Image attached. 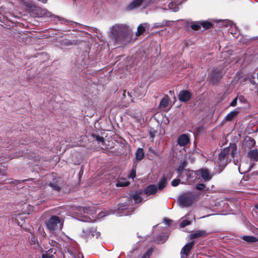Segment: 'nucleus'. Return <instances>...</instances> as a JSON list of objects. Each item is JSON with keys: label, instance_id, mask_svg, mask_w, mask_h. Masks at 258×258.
Instances as JSON below:
<instances>
[{"label": "nucleus", "instance_id": "c756f323", "mask_svg": "<svg viewBox=\"0 0 258 258\" xmlns=\"http://www.w3.org/2000/svg\"><path fill=\"white\" fill-rule=\"evenodd\" d=\"M115 210H110L109 211L104 210L100 212L98 215V218H101L104 216L108 215L110 214H115Z\"/></svg>", "mask_w": 258, "mask_h": 258}, {"label": "nucleus", "instance_id": "9d476101", "mask_svg": "<svg viewBox=\"0 0 258 258\" xmlns=\"http://www.w3.org/2000/svg\"><path fill=\"white\" fill-rule=\"evenodd\" d=\"M194 244L195 242L191 241L189 243H186L180 252L181 258H186Z\"/></svg>", "mask_w": 258, "mask_h": 258}, {"label": "nucleus", "instance_id": "6ab92c4d", "mask_svg": "<svg viewBox=\"0 0 258 258\" xmlns=\"http://www.w3.org/2000/svg\"><path fill=\"white\" fill-rule=\"evenodd\" d=\"M248 156L250 159V160H253V161H258V150L257 149H254L250 150L248 153Z\"/></svg>", "mask_w": 258, "mask_h": 258}, {"label": "nucleus", "instance_id": "f257e3e1", "mask_svg": "<svg viewBox=\"0 0 258 258\" xmlns=\"http://www.w3.org/2000/svg\"><path fill=\"white\" fill-rule=\"evenodd\" d=\"M127 29L125 25L116 24L112 27L110 37L116 42H123L127 37Z\"/></svg>", "mask_w": 258, "mask_h": 258}, {"label": "nucleus", "instance_id": "393cba45", "mask_svg": "<svg viewBox=\"0 0 258 258\" xmlns=\"http://www.w3.org/2000/svg\"><path fill=\"white\" fill-rule=\"evenodd\" d=\"M140 252L138 249H133L128 253L127 258H138L140 255Z\"/></svg>", "mask_w": 258, "mask_h": 258}, {"label": "nucleus", "instance_id": "aec40b11", "mask_svg": "<svg viewBox=\"0 0 258 258\" xmlns=\"http://www.w3.org/2000/svg\"><path fill=\"white\" fill-rule=\"evenodd\" d=\"M143 0H134L132 2L130 5L128 6V9L132 10L134 9L138 8L142 4Z\"/></svg>", "mask_w": 258, "mask_h": 258}, {"label": "nucleus", "instance_id": "1a4fd4ad", "mask_svg": "<svg viewBox=\"0 0 258 258\" xmlns=\"http://www.w3.org/2000/svg\"><path fill=\"white\" fill-rule=\"evenodd\" d=\"M212 26L211 23L207 21L197 22L191 25V28L194 30L200 29L202 26L204 29H208Z\"/></svg>", "mask_w": 258, "mask_h": 258}, {"label": "nucleus", "instance_id": "5701e85b", "mask_svg": "<svg viewBox=\"0 0 258 258\" xmlns=\"http://www.w3.org/2000/svg\"><path fill=\"white\" fill-rule=\"evenodd\" d=\"M245 145L249 148L253 147L255 142L253 139L250 137H246L244 139Z\"/></svg>", "mask_w": 258, "mask_h": 258}, {"label": "nucleus", "instance_id": "a18cd8bd", "mask_svg": "<svg viewBox=\"0 0 258 258\" xmlns=\"http://www.w3.org/2000/svg\"><path fill=\"white\" fill-rule=\"evenodd\" d=\"M223 23H224V25L226 26V27H228V25L230 24V22L229 21H223Z\"/></svg>", "mask_w": 258, "mask_h": 258}, {"label": "nucleus", "instance_id": "de8ad7c7", "mask_svg": "<svg viewBox=\"0 0 258 258\" xmlns=\"http://www.w3.org/2000/svg\"><path fill=\"white\" fill-rule=\"evenodd\" d=\"M164 222L165 223V224L168 226L169 225V222H170V221L167 220V219H164Z\"/></svg>", "mask_w": 258, "mask_h": 258}, {"label": "nucleus", "instance_id": "f8f14e48", "mask_svg": "<svg viewBox=\"0 0 258 258\" xmlns=\"http://www.w3.org/2000/svg\"><path fill=\"white\" fill-rule=\"evenodd\" d=\"M191 98L190 93L186 90H183L180 92L178 95V98L180 101L186 102Z\"/></svg>", "mask_w": 258, "mask_h": 258}, {"label": "nucleus", "instance_id": "c85d7f7f", "mask_svg": "<svg viewBox=\"0 0 258 258\" xmlns=\"http://www.w3.org/2000/svg\"><path fill=\"white\" fill-rule=\"evenodd\" d=\"M238 113V111L234 110L229 113L225 117V120L227 121H231L232 120Z\"/></svg>", "mask_w": 258, "mask_h": 258}, {"label": "nucleus", "instance_id": "dca6fc26", "mask_svg": "<svg viewBox=\"0 0 258 258\" xmlns=\"http://www.w3.org/2000/svg\"><path fill=\"white\" fill-rule=\"evenodd\" d=\"M181 0H171L168 5L170 10L173 12H177L179 10L178 5L181 3Z\"/></svg>", "mask_w": 258, "mask_h": 258}, {"label": "nucleus", "instance_id": "423d86ee", "mask_svg": "<svg viewBox=\"0 0 258 258\" xmlns=\"http://www.w3.org/2000/svg\"><path fill=\"white\" fill-rule=\"evenodd\" d=\"M194 174V173L192 171L185 169V170L181 171L178 174V176L182 180V183H184L189 179L194 178V176H193Z\"/></svg>", "mask_w": 258, "mask_h": 258}, {"label": "nucleus", "instance_id": "ddd939ff", "mask_svg": "<svg viewBox=\"0 0 258 258\" xmlns=\"http://www.w3.org/2000/svg\"><path fill=\"white\" fill-rule=\"evenodd\" d=\"M157 186L154 184H151L146 187L144 190V192L147 196H153L157 192Z\"/></svg>", "mask_w": 258, "mask_h": 258}, {"label": "nucleus", "instance_id": "5fc2aeb1", "mask_svg": "<svg viewBox=\"0 0 258 258\" xmlns=\"http://www.w3.org/2000/svg\"><path fill=\"white\" fill-rule=\"evenodd\" d=\"M139 89H140V90H143V88H141V87H140V88H139Z\"/></svg>", "mask_w": 258, "mask_h": 258}, {"label": "nucleus", "instance_id": "7c9ffc66", "mask_svg": "<svg viewBox=\"0 0 258 258\" xmlns=\"http://www.w3.org/2000/svg\"><path fill=\"white\" fill-rule=\"evenodd\" d=\"M132 199L133 200L136 204H138L141 202L142 199L140 196L139 192H136L132 196Z\"/></svg>", "mask_w": 258, "mask_h": 258}, {"label": "nucleus", "instance_id": "2f4dec72", "mask_svg": "<svg viewBox=\"0 0 258 258\" xmlns=\"http://www.w3.org/2000/svg\"><path fill=\"white\" fill-rule=\"evenodd\" d=\"M242 239L248 242H255L257 241V238L252 236H243Z\"/></svg>", "mask_w": 258, "mask_h": 258}, {"label": "nucleus", "instance_id": "7ed1b4c3", "mask_svg": "<svg viewBox=\"0 0 258 258\" xmlns=\"http://www.w3.org/2000/svg\"><path fill=\"white\" fill-rule=\"evenodd\" d=\"M62 225V220L56 216H52L45 222V225L47 228L51 231L60 230Z\"/></svg>", "mask_w": 258, "mask_h": 258}, {"label": "nucleus", "instance_id": "c9c22d12", "mask_svg": "<svg viewBox=\"0 0 258 258\" xmlns=\"http://www.w3.org/2000/svg\"><path fill=\"white\" fill-rule=\"evenodd\" d=\"M191 222L187 220H184L180 224V226L181 227H184L186 226H187L190 224Z\"/></svg>", "mask_w": 258, "mask_h": 258}, {"label": "nucleus", "instance_id": "2eb2a0df", "mask_svg": "<svg viewBox=\"0 0 258 258\" xmlns=\"http://www.w3.org/2000/svg\"><path fill=\"white\" fill-rule=\"evenodd\" d=\"M199 173L203 179L204 181H208L209 180L212 176L210 175V172L208 169H201L197 171Z\"/></svg>", "mask_w": 258, "mask_h": 258}, {"label": "nucleus", "instance_id": "a19ab883", "mask_svg": "<svg viewBox=\"0 0 258 258\" xmlns=\"http://www.w3.org/2000/svg\"><path fill=\"white\" fill-rule=\"evenodd\" d=\"M126 209H127V208H126V205L121 204L119 206V207L117 210L118 211H120V210H125Z\"/></svg>", "mask_w": 258, "mask_h": 258}, {"label": "nucleus", "instance_id": "4be33fe9", "mask_svg": "<svg viewBox=\"0 0 258 258\" xmlns=\"http://www.w3.org/2000/svg\"><path fill=\"white\" fill-rule=\"evenodd\" d=\"M130 182L125 178H120L118 180L116 183L117 187H123L127 186Z\"/></svg>", "mask_w": 258, "mask_h": 258}, {"label": "nucleus", "instance_id": "c03bdc74", "mask_svg": "<svg viewBox=\"0 0 258 258\" xmlns=\"http://www.w3.org/2000/svg\"><path fill=\"white\" fill-rule=\"evenodd\" d=\"M96 139L97 140H98V141L99 142H104V138L103 137H96Z\"/></svg>", "mask_w": 258, "mask_h": 258}, {"label": "nucleus", "instance_id": "412c9836", "mask_svg": "<svg viewBox=\"0 0 258 258\" xmlns=\"http://www.w3.org/2000/svg\"><path fill=\"white\" fill-rule=\"evenodd\" d=\"M149 26V24L148 23H144L140 24L138 27V30L136 33L137 35H139L143 33L146 29V27H148Z\"/></svg>", "mask_w": 258, "mask_h": 258}, {"label": "nucleus", "instance_id": "cd10ccee", "mask_svg": "<svg viewBox=\"0 0 258 258\" xmlns=\"http://www.w3.org/2000/svg\"><path fill=\"white\" fill-rule=\"evenodd\" d=\"M167 181L166 178L163 177L159 181L157 186V190H162L166 186Z\"/></svg>", "mask_w": 258, "mask_h": 258}, {"label": "nucleus", "instance_id": "473e14b6", "mask_svg": "<svg viewBox=\"0 0 258 258\" xmlns=\"http://www.w3.org/2000/svg\"><path fill=\"white\" fill-rule=\"evenodd\" d=\"M153 249L150 248L147 250V251L143 254L141 258H150L153 252Z\"/></svg>", "mask_w": 258, "mask_h": 258}, {"label": "nucleus", "instance_id": "37998d69", "mask_svg": "<svg viewBox=\"0 0 258 258\" xmlns=\"http://www.w3.org/2000/svg\"><path fill=\"white\" fill-rule=\"evenodd\" d=\"M167 239V237H165L163 239H158V243H164Z\"/></svg>", "mask_w": 258, "mask_h": 258}, {"label": "nucleus", "instance_id": "58836bf2", "mask_svg": "<svg viewBox=\"0 0 258 258\" xmlns=\"http://www.w3.org/2000/svg\"><path fill=\"white\" fill-rule=\"evenodd\" d=\"M6 168L5 166L0 164V174H5Z\"/></svg>", "mask_w": 258, "mask_h": 258}, {"label": "nucleus", "instance_id": "603ef678", "mask_svg": "<svg viewBox=\"0 0 258 258\" xmlns=\"http://www.w3.org/2000/svg\"><path fill=\"white\" fill-rule=\"evenodd\" d=\"M255 208L258 209V205L255 206Z\"/></svg>", "mask_w": 258, "mask_h": 258}, {"label": "nucleus", "instance_id": "bb28decb", "mask_svg": "<svg viewBox=\"0 0 258 258\" xmlns=\"http://www.w3.org/2000/svg\"><path fill=\"white\" fill-rule=\"evenodd\" d=\"M169 97L166 95L161 100L159 104V106L163 108L167 107L169 104Z\"/></svg>", "mask_w": 258, "mask_h": 258}, {"label": "nucleus", "instance_id": "f03ea898", "mask_svg": "<svg viewBox=\"0 0 258 258\" xmlns=\"http://www.w3.org/2000/svg\"><path fill=\"white\" fill-rule=\"evenodd\" d=\"M230 150H231V155L234 158L236 154V147L235 145L231 146L230 148H226L223 149L219 154L216 163L220 168L219 172L223 170L228 163V155Z\"/></svg>", "mask_w": 258, "mask_h": 258}, {"label": "nucleus", "instance_id": "39448f33", "mask_svg": "<svg viewBox=\"0 0 258 258\" xmlns=\"http://www.w3.org/2000/svg\"><path fill=\"white\" fill-rule=\"evenodd\" d=\"M79 209L81 212H83L84 214H86V215L84 216V219L82 221L92 222L96 220V218L93 216L95 213V211L93 209L86 207H80Z\"/></svg>", "mask_w": 258, "mask_h": 258}, {"label": "nucleus", "instance_id": "f704fd0d", "mask_svg": "<svg viewBox=\"0 0 258 258\" xmlns=\"http://www.w3.org/2000/svg\"><path fill=\"white\" fill-rule=\"evenodd\" d=\"M49 185L53 190L59 191L60 189L59 186L55 183H50Z\"/></svg>", "mask_w": 258, "mask_h": 258}, {"label": "nucleus", "instance_id": "79ce46f5", "mask_svg": "<svg viewBox=\"0 0 258 258\" xmlns=\"http://www.w3.org/2000/svg\"><path fill=\"white\" fill-rule=\"evenodd\" d=\"M237 98H235L232 102L231 103H230V106H236V104H237Z\"/></svg>", "mask_w": 258, "mask_h": 258}, {"label": "nucleus", "instance_id": "f3484780", "mask_svg": "<svg viewBox=\"0 0 258 258\" xmlns=\"http://www.w3.org/2000/svg\"><path fill=\"white\" fill-rule=\"evenodd\" d=\"M56 253V249L50 248L47 251H42V258H55L54 254Z\"/></svg>", "mask_w": 258, "mask_h": 258}, {"label": "nucleus", "instance_id": "a211bd4d", "mask_svg": "<svg viewBox=\"0 0 258 258\" xmlns=\"http://www.w3.org/2000/svg\"><path fill=\"white\" fill-rule=\"evenodd\" d=\"M206 235V232L204 230H197L190 235V239L201 238L204 237Z\"/></svg>", "mask_w": 258, "mask_h": 258}, {"label": "nucleus", "instance_id": "6e6552de", "mask_svg": "<svg viewBox=\"0 0 258 258\" xmlns=\"http://www.w3.org/2000/svg\"><path fill=\"white\" fill-rule=\"evenodd\" d=\"M223 74L224 73L223 71L217 69H214L211 72L209 76V79L213 83H216L222 78Z\"/></svg>", "mask_w": 258, "mask_h": 258}, {"label": "nucleus", "instance_id": "a878e982", "mask_svg": "<svg viewBox=\"0 0 258 258\" xmlns=\"http://www.w3.org/2000/svg\"><path fill=\"white\" fill-rule=\"evenodd\" d=\"M145 156L144 152L143 149L139 148L136 153V159L137 160H141L144 158Z\"/></svg>", "mask_w": 258, "mask_h": 258}, {"label": "nucleus", "instance_id": "9b49d317", "mask_svg": "<svg viewBox=\"0 0 258 258\" xmlns=\"http://www.w3.org/2000/svg\"><path fill=\"white\" fill-rule=\"evenodd\" d=\"M189 138L186 134L180 135L177 140L178 145L180 147H184L189 143Z\"/></svg>", "mask_w": 258, "mask_h": 258}, {"label": "nucleus", "instance_id": "6e6d98bb", "mask_svg": "<svg viewBox=\"0 0 258 258\" xmlns=\"http://www.w3.org/2000/svg\"><path fill=\"white\" fill-rule=\"evenodd\" d=\"M125 93H126L125 92H124V96H125Z\"/></svg>", "mask_w": 258, "mask_h": 258}, {"label": "nucleus", "instance_id": "3c124183", "mask_svg": "<svg viewBox=\"0 0 258 258\" xmlns=\"http://www.w3.org/2000/svg\"><path fill=\"white\" fill-rule=\"evenodd\" d=\"M169 93H170L171 95L174 94V91H172V90H170V91H169Z\"/></svg>", "mask_w": 258, "mask_h": 258}, {"label": "nucleus", "instance_id": "20e7f679", "mask_svg": "<svg viewBox=\"0 0 258 258\" xmlns=\"http://www.w3.org/2000/svg\"><path fill=\"white\" fill-rule=\"evenodd\" d=\"M194 195L191 192H186L179 197L178 202L182 207H188L193 202Z\"/></svg>", "mask_w": 258, "mask_h": 258}, {"label": "nucleus", "instance_id": "09e8293b", "mask_svg": "<svg viewBox=\"0 0 258 258\" xmlns=\"http://www.w3.org/2000/svg\"><path fill=\"white\" fill-rule=\"evenodd\" d=\"M150 136L151 138L152 139L154 137V135L152 132L150 133Z\"/></svg>", "mask_w": 258, "mask_h": 258}, {"label": "nucleus", "instance_id": "4468645a", "mask_svg": "<svg viewBox=\"0 0 258 258\" xmlns=\"http://www.w3.org/2000/svg\"><path fill=\"white\" fill-rule=\"evenodd\" d=\"M87 238H91L92 237H95L96 238H99L100 235V233L99 232L96 231V230L94 228H92L91 229L86 230V231H83Z\"/></svg>", "mask_w": 258, "mask_h": 258}, {"label": "nucleus", "instance_id": "4c0bfd02", "mask_svg": "<svg viewBox=\"0 0 258 258\" xmlns=\"http://www.w3.org/2000/svg\"><path fill=\"white\" fill-rule=\"evenodd\" d=\"M181 180L180 179H175L172 181L171 184L173 186H176L179 183V182Z\"/></svg>", "mask_w": 258, "mask_h": 258}, {"label": "nucleus", "instance_id": "ea45409f", "mask_svg": "<svg viewBox=\"0 0 258 258\" xmlns=\"http://www.w3.org/2000/svg\"><path fill=\"white\" fill-rule=\"evenodd\" d=\"M205 186H206L204 184L200 183L196 186V188L197 190H202L205 187Z\"/></svg>", "mask_w": 258, "mask_h": 258}, {"label": "nucleus", "instance_id": "49530a36", "mask_svg": "<svg viewBox=\"0 0 258 258\" xmlns=\"http://www.w3.org/2000/svg\"><path fill=\"white\" fill-rule=\"evenodd\" d=\"M36 242V239L35 237H33L31 238L30 242L31 244H35Z\"/></svg>", "mask_w": 258, "mask_h": 258}, {"label": "nucleus", "instance_id": "b1692460", "mask_svg": "<svg viewBox=\"0 0 258 258\" xmlns=\"http://www.w3.org/2000/svg\"><path fill=\"white\" fill-rule=\"evenodd\" d=\"M23 209L24 210L23 213H24L25 214H30L34 210L33 207H32V206H30V205L26 204V203H25L23 205Z\"/></svg>", "mask_w": 258, "mask_h": 258}, {"label": "nucleus", "instance_id": "8fccbe9b", "mask_svg": "<svg viewBox=\"0 0 258 258\" xmlns=\"http://www.w3.org/2000/svg\"><path fill=\"white\" fill-rule=\"evenodd\" d=\"M40 2H42L43 3H45L47 2V0H38Z\"/></svg>", "mask_w": 258, "mask_h": 258}, {"label": "nucleus", "instance_id": "e433bc0d", "mask_svg": "<svg viewBox=\"0 0 258 258\" xmlns=\"http://www.w3.org/2000/svg\"><path fill=\"white\" fill-rule=\"evenodd\" d=\"M185 162H183V163H182L179 166V167H178L177 168V171H178V174L182 170H185V169H184L183 168L184 167H185Z\"/></svg>", "mask_w": 258, "mask_h": 258}, {"label": "nucleus", "instance_id": "864d4df0", "mask_svg": "<svg viewBox=\"0 0 258 258\" xmlns=\"http://www.w3.org/2000/svg\"><path fill=\"white\" fill-rule=\"evenodd\" d=\"M127 94H128V96H130V92H127Z\"/></svg>", "mask_w": 258, "mask_h": 258}, {"label": "nucleus", "instance_id": "72a5a7b5", "mask_svg": "<svg viewBox=\"0 0 258 258\" xmlns=\"http://www.w3.org/2000/svg\"><path fill=\"white\" fill-rule=\"evenodd\" d=\"M136 176V170L134 168L130 172V174L128 175L129 178H131L134 179Z\"/></svg>", "mask_w": 258, "mask_h": 258}, {"label": "nucleus", "instance_id": "0eeeda50", "mask_svg": "<svg viewBox=\"0 0 258 258\" xmlns=\"http://www.w3.org/2000/svg\"><path fill=\"white\" fill-rule=\"evenodd\" d=\"M233 162L235 165L238 166V171L241 174L249 171L251 169V166L253 165L252 163L248 164L244 162H240L239 164L238 160L236 161L235 159H234Z\"/></svg>", "mask_w": 258, "mask_h": 258}]
</instances>
